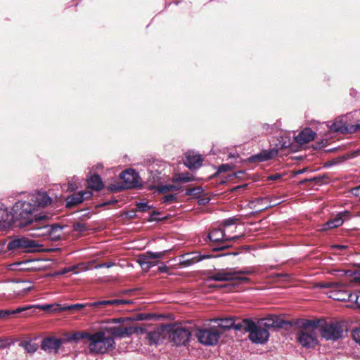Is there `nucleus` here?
<instances>
[{
    "mask_svg": "<svg viewBox=\"0 0 360 360\" xmlns=\"http://www.w3.org/2000/svg\"><path fill=\"white\" fill-rule=\"evenodd\" d=\"M83 202L84 195H82L80 191L69 195V209L71 207L79 205Z\"/></svg>",
    "mask_w": 360,
    "mask_h": 360,
    "instance_id": "29",
    "label": "nucleus"
},
{
    "mask_svg": "<svg viewBox=\"0 0 360 360\" xmlns=\"http://www.w3.org/2000/svg\"><path fill=\"white\" fill-rule=\"evenodd\" d=\"M238 220L237 218H236L235 217H230V218H228V219H224L223 221H222V225L224 226H231V225H233L235 224V223L236 222V221Z\"/></svg>",
    "mask_w": 360,
    "mask_h": 360,
    "instance_id": "47",
    "label": "nucleus"
},
{
    "mask_svg": "<svg viewBox=\"0 0 360 360\" xmlns=\"http://www.w3.org/2000/svg\"><path fill=\"white\" fill-rule=\"evenodd\" d=\"M143 333H146V340L148 342V344L149 345H158L161 344L165 337L162 335V331L161 330H154L151 331L146 332L145 330V332Z\"/></svg>",
    "mask_w": 360,
    "mask_h": 360,
    "instance_id": "21",
    "label": "nucleus"
},
{
    "mask_svg": "<svg viewBox=\"0 0 360 360\" xmlns=\"http://www.w3.org/2000/svg\"><path fill=\"white\" fill-rule=\"evenodd\" d=\"M222 332L215 327L198 330L195 335L200 343L206 346H212L218 343Z\"/></svg>",
    "mask_w": 360,
    "mask_h": 360,
    "instance_id": "8",
    "label": "nucleus"
},
{
    "mask_svg": "<svg viewBox=\"0 0 360 360\" xmlns=\"http://www.w3.org/2000/svg\"><path fill=\"white\" fill-rule=\"evenodd\" d=\"M321 321L319 319H297L292 320H285L283 328L289 330L292 326L306 330L307 328L318 329Z\"/></svg>",
    "mask_w": 360,
    "mask_h": 360,
    "instance_id": "14",
    "label": "nucleus"
},
{
    "mask_svg": "<svg viewBox=\"0 0 360 360\" xmlns=\"http://www.w3.org/2000/svg\"><path fill=\"white\" fill-rule=\"evenodd\" d=\"M52 198L46 191H36L27 196L26 200H18L12 208L11 219L18 222L20 228L28 227L27 231L33 237H45L51 240L60 238L63 226L58 224L49 225L45 214L37 215L38 208L50 205Z\"/></svg>",
    "mask_w": 360,
    "mask_h": 360,
    "instance_id": "1",
    "label": "nucleus"
},
{
    "mask_svg": "<svg viewBox=\"0 0 360 360\" xmlns=\"http://www.w3.org/2000/svg\"><path fill=\"white\" fill-rule=\"evenodd\" d=\"M168 270L169 268L165 263H162L158 267V271L160 273H167Z\"/></svg>",
    "mask_w": 360,
    "mask_h": 360,
    "instance_id": "60",
    "label": "nucleus"
},
{
    "mask_svg": "<svg viewBox=\"0 0 360 360\" xmlns=\"http://www.w3.org/2000/svg\"><path fill=\"white\" fill-rule=\"evenodd\" d=\"M117 202H118V200L116 199L110 200L105 201V202L101 203L98 205V207H104V206H107V205H115Z\"/></svg>",
    "mask_w": 360,
    "mask_h": 360,
    "instance_id": "58",
    "label": "nucleus"
},
{
    "mask_svg": "<svg viewBox=\"0 0 360 360\" xmlns=\"http://www.w3.org/2000/svg\"><path fill=\"white\" fill-rule=\"evenodd\" d=\"M203 188L201 186H195L186 190L185 194L186 195L193 196L195 198H200V195L203 192Z\"/></svg>",
    "mask_w": 360,
    "mask_h": 360,
    "instance_id": "32",
    "label": "nucleus"
},
{
    "mask_svg": "<svg viewBox=\"0 0 360 360\" xmlns=\"http://www.w3.org/2000/svg\"><path fill=\"white\" fill-rule=\"evenodd\" d=\"M238 255V252H229V253H226V254L215 255V257H219L226 256V255H233V256H236V255Z\"/></svg>",
    "mask_w": 360,
    "mask_h": 360,
    "instance_id": "62",
    "label": "nucleus"
},
{
    "mask_svg": "<svg viewBox=\"0 0 360 360\" xmlns=\"http://www.w3.org/2000/svg\"><path fill=\"white\" fill-rule=\"evenodd\" d=\"M315 135L316 132H314L311 128L307 127L295 137V140L299 144H304L312 141Z\"/></svg>",
    "mask_w": 360,
    "mask_h": 360,
    "instance_id": "22",
    "label": "nucleus"
},
{
    "mask_svg": "<svg viewBox=\"0 0 360 360\" xmlns=\"http://www.w3.org/2000/svg\"><path fill=\"white\" fill-rule=\"evenodd\" d=\"M108 190L110 192H118L124 189L122 185L110 184L108 187Z\"/></svg>",
    "mask_w": 360,
    "mask_h": 360,
    "instance_id": "49",
    "label": "nucleus"
},
{
    "mask_svg": "<svg viewBox=\"0 0 360 360\" xmlns=\"http://www.w3.org/2000/svg\"><path fill=\"white\" fill-rule=\"evenodd\" d=\"M219 323H218L219 328L223 330V332L232 329L233 326L234 319L233 318H226L219 319Z\"/></svg>",
    "mask_w": 360,
    "mask_h": 360,
    "instance_id": "30",
    "label": "nucleus"
},
{
    "mask_svg": "<svg viewBox=\"0 0 360 360\" xmlns=\"http://www.w3.org/2000/svg\"><path fill=\"white\" fill-rule=\"evenodd\" d=\"M233 168L232 165L230 164H221L219 166L217 172L214 174V176H216L217 174L226 172L228 171L231 170Z\"/></svg>",
    "mask_w": 360,
    "mask_h": 360,
    "instance_id": "44",
    "label": "nucleus"
},
{
    "mask_svg": "<svg viewBox=\"0 0 360 360\" xmlns=\"http://www.w3.org/2000/svg\"><path fill=\"white\" fill-rule=\"evenodd\" d=\"M191 336V331L186 327L173 326L169 330V340L176 346L186 345L190 341Z\"/></svg>",
    "mask_w": 360,
    "mask_h": 360,
    "instance_id": "11",
    "label": "nucleus"
},
{
    "mask_svg": "<svg viewBox=\"0 0 360 360\" xmlns=\"http://www.w3.org/2000/svg\"><path fill=\"white\" fill-rule=\"evenodd\" d=\"M120 178L122 180L121 184L124 189L142 188V185L139 181V175L133 169H127L120 174Z\"/></svg>",
    "mask_w": 360,
    "mask_h": 360,
    "instance_id": "13",
    "label": "nucleus"
},
{
    "mask_svg": "<svg viewBox=\"0 0 360 360\" xmlns=\"http://www.w3.org/2000/svg\"><path fill=\"white\" fill-rule=\"evenodd\" d=\"M328 180H329L328 175L325 174L316 176L311 179H306L304 181H302V182L310 181L315 182L316 184L322 185V184H326L328 181Z\"/></svg>",
    "mask_w": 360,
    "mask_h": 360,
    "instance_id": "31",
    "label": "nucleus"
},
{
    "mask_svg": "<svg viewBox=\"0 0 360 360\" xmlns=\"http://www.w3.org/2000/svg\"><path fill=\"white\" fill-rule=\"evenodd\" d=\"M255 270L253 267H244L240 270H235V276H240V275H251L255 274Z\"/></svg>",
    "mask_w": 360,
    "mask_h": 360,
    "instance_id": "36",
    "label": "nucleus"
},
{
    "mask_svg": "<svg viewBox=\"0 0 360 360\" xmlns=\"http://www.w3.org/2000/svg\"><path fill=\"white\" fill-rule=\"evenodd\" d=\"M34 305H27L25 307H18L16 309L14 310H10V309H5V310H0V318H6V316L11 315V314H17L20 313H24L22 316H27L30 315L31 314L27 312L32 308H34ZM41 309L45 310V311H61V310H66L68 309V305H64L63 307L60 306V304H44L41 306H37Z\"/></svg>",
    "mask_w": 360,
    "mask_h": 360,
    "instance_id": "6",
    "label": "nucleus"
},
{
    "mask_svg": "<svg viewBox=\"0 0 360 360\" xmlns=\"http://www.w3.org/2000/svg\"><path fill=\"white\" fill-rule=\"evenodd\" d=\"M130 303H131V302L129 300L115 299L94 302L88 304V305L91 307H98L103 309L107 308L109 306H120L121 304H127Z\"/></svg>",
    "mask_w": 360,
    "mask_h": 360,
    "instance_id": "20",
    "label": "nucleus"
},
{
    "mask_svg": "<svg viewBox=\"0 0 360 360\" xmlns=\"http://www.w3.org/2000/svg\"><path fill=\"white\" fill-rule=\"evenodd\" d=\"M82 195H84V200L90 199L93 195V192L91 191H80Z\"/></svg>",
    "mask_w": 360,
    "mask_h": 360,
    "instance_id": "55",
    "label": "nucleus"
},
{
    "mask_svg": "<svg viewBox=\"0 0 360 360\" xmlns=\"http://www.w3.org/2000/svg\"><path fill=\"white\" fill-rule=\"evenodd\" d=\"M173 182L177 183V182H190L192 181L191 178L188 176V174H179L173 178Z\"/></svg>",
    "mask_w": 360,
    "mask_h": 360,
    "instance_id": "37",
    "label": "nucleus"
},
{
    "mask_svg": "<svg viewBox=\"0 0 360 360\" xmlns=\"http://www.w3.org/2000/svg\"><path fill=\"white\" fill-rule=\"evenodd\" d=\"M360 131V123L356 124H349L348 134Z\"/></svg>",
    "mask_w": 360,
    "mask_h": 360,
    "instance_id": "52",
    "label": "nucleus"
},
{
    "mask_svg": "<svg viewBox=\"0 0 360 360\" xmlns=\"http://www.w3.org/2000/svg\"><path fill=\"white\" fill-rule=\"evenodd\" d=\"M141 268L143 271H148L152 267L156 266L158 263V261H151L149 259L147 262H141Z\"/></svg>",
    "mask_w": 360,
    "mask_h": 360,
    "instance_id": "41",
    "label": "nucleus"
},
{
    "mask_svg": "<svg viewBox=\"0 0 360 360\" xmlns=\"http://www.w3.org/2000/svg\"><path fill=\"white\" fill-rule=\"evenodd\" d=\"M153 316L154 315L150 313H136L131 316L110 319V323H131L136 321L150 320Z\"/></svg>",
    "mask_w": 360,
    "mask_h": 360,
    "instance_id": "18",
    "label": "nucleus"
},
{
    "mask_svg": "<svg viewBox=\"0 0 360 360\" xmlns=\"http://www.w3.org/2000/svg\"><path fill=\"white\" fill-rule=\"evenodd\" d=\"M179 189V186L170 184V191H177Z\"/></svg>",
    "mask_w": 360,
    "mask_h": 360,
    "instance_id": "63",
    "label": "nucleus"
},
{
    "mask_svg": "<svg viewBox=\"0 0 360 360\" xmlns=\"http://www.w3.org/2000/svg\"><path fill=\"white\" fill-rule=\"evenodd\" d=\"M339 214V216H340V217L344 220V219H349L350 217H351V213L348 210H345L344 212H340L339 213H338Z\"/></svg>",
    "mask_w": 360,
    "mask_h": 360,
    "instance_id": "54",
    "label": "nucleus"
},
{
    "mask_svg": "<svg viewBox=\"0 0 360 360\" xmlns=\"http://www.w3.org/2000/svg\"><path fill=\"white\" fill-rule=\"evenodd\" d=\"M150 259L149 257H148L147 252L146 253H142L139 255L137 258V262L139 264V265L141 266V262H147Z\"/></svg>",
    "mask_w": 360,
    "mask_h": 360,
    "instance_id": "50",
    "label": "nucleus"
},
{
    "mask_svg": "<svg viewBox=\"0 0 360 360\" xmlns=\"http://www.w3.org/2000/svg\"><path fill=\"white\" fill-rule=\"evenodd\" d=\"M110 324H117L115 326H108L103 327L108 335L115 341V339L129 338L134 334H143L145 332L143 328L134 326L129 322L124 323H110Z\"/></svg>",
    "mask_w": 360,
    "mask_h": 360,
    "instance_id": "3",
    "label": "nucleus"
},
{
    "mask_svg": "<svg viewBox=\"0 0 360 360\" xmlns=\"http://www.w3.org/2000/svg\"><path fill=\"white\" fill-rule=\"evenodd\" d=\"M262 127L264 129L268 131L271 128V126L269 124L265 123V124H263Z\"/></svg>",
    "mask_w": 360,
    "mask_h": 360,
    "instance_id": "64",
    "label": "nucleus"
},
{
    "mask_svg": "<svg viewBox=\"0 0 360 360\" xmlns=\"http://www.w3.org/2000/svg\"><path fill=\"white\" fill-rule=\"evenodd\" d=\"M112 266H114V263H112V262H105V263H102V264H99L96 265V269L110 268Z\"/></svg>",
    "mask_w": 360,
    "mask_h": 360,
    "instance_id": "57",
    "label": "nucleus"
},
{
    "mask_svg": "<svg viewBox=\"0 0 360 360\" xmlns=\"http://www.w3.org/2000/svg\"><path fill=\"white\" fill-rule=\"evenodd\" d=\"M21 345L29 353H34L38 349L37 344L32 342V341H26L22 343Z\"/></svg>",
    "mask_w": 360,
    "mask_h": 360,
    "instance_id": "34",
    "label": "nucleus"
},
{
    "mask_svg": "<svg viewBox=\"0 0 360 360\" xmlns=\"http://www.w3.org/2000/svg\"><path fill=\"white\" fill-rule=\"evenodd\" d=\"M318 329L321 337L326 340L336 341L343 337V328L339 322H325L323 325L319 324Z\"/></svg>",
    "mask_w": 360,
    "mask_h": 360,
    "instance_id": "7",
    "label": "nucleus"
},
{
    "mask_svg": "<svg viewBox=\"0 0 360 360\" xmlns=\"http://www.w3.org/2000/svg\"><path fill=\"white\" fill-rule=\"evenodd\" d=\"M231 285L229 284H224V285H217V284H214V285H210V288H228V287H230Z\"/></svg>",
    "mask_w": 360,
    "mask_h": 360,
    "instance_id": "61",
    "label": "nucleus"
},
{
    "mask_svg": "<svg viewBox=\"0 0 360 360\" xmlns=\"http://www.w3.org/2000/svg\"><path fill=\"white\" fill-rule=\"evenodd\" d=\"M330 297L338 301H352L355 299L357 300L358 296L356 294H352L350 291L343 289H336L331 292Z\"/></svg>",
    "mask_w": 360,
    "mask_h": 360,
    "instance_id": "19",
    "label": "nucleus"
},
{
    "mask_svg": "<svg viewBox=\"0 0 360 360\" xmlns=\"http://www.w3.org/2000/svg\"><path fill=\"white\" fill-rule=\"evenodd\" d=\"M350 192H351V193H352L354 196L359 197V196H360V185H359V186H355V187L352 188L350 190Z\"/></svg>",
    "mask_w": 360,
    "mask_h": 360,
    "instance_id": "56",
    "label": "nucleus"
},
{
    "mask_svg": "<svg viewBox=\"0 0 360 360\" xmlns=\"http://www.w3.org/2000/svg\"><path fill=\"white\" fill-rule=\"evenodd\" d=\"M177 200V195L176 193L167 194L162 198L161 202L165 204H169Z\"/></svg>",
    "mask_w": 360,
    "mask_h": 360,
    "instance_id": "40",
    "label": "nucleus"
},
{
    "mask_svg": "<svg viewBox=\"0 0 360 360\" xmlns=\"http://www.w3.org/2000/svg\"><path fill=\"white\" fill-rule=\"evenodd\" d=\"M85 304H69V312L72 311H80L85 307Z\"/></svg>",
    "mask_w": 360,
    "mask_h": 360,
    "instance_id": "48",
    "label": "nucleus"
},
{
    "mask_svg": "<svg viewBox=\"0 0 360 360\" xmlns=\"http://www.w3.org/2000/svg\"><path fill=\"white\" fill-rule=\"evenodd\" d=\"M165 252H167V250L162 251V252H151V251H148L147 252L148 257H149L150 259H160L163 257Z\"/></svg>",
    "mask_w": 360,
    "mask_h": 360,
    "instance_id": "45",
    "label": "nucleus"
},
{
    "mask_svg": "<svg viewBox=\"0 0 360 360\" xmlns=\"http://www.w3.org/2000/svg\"><path fill=\"white\" fill-rule=\"evenodd\" d=\"M291 141L288 136H281L277 139V143H275L276 149L282 150L289 148L291 146Z\"/></svg>",
    "mask_w": 360,
    "mask_h": 360,
    "instance_id": "28",
    "label": "nucleus"
},
{
    "mask_svg": "<svg viewBox=\"0 0 360 360\" xmlns=\"http://www.w3.org/2000/svg\"><path fill=\"white\" fill-rule=\"evenodd\" d=\"M63 342L61 338L46 337L41 341V348L48 353H57Z\"/></svg>",
    "mask_w": 360,
    "mask_h": 360,
    "instance_id": "16",
    "label": "nucleus"
},
{
    "mask_svg": "<svg viewBox=\"0 0 360 360\" xmlns=\"http://www.w3.org/2000/svg\"><path fill=\"white\" fill-rule=\"evenodd\" d=\"M181 259L179 261V266L181 267H188L196 262L197 261V255L195 252L187 253L181 256Z\"/></svg>",
    "mask_w": 360,
    "mask_h": 360,
    "instance_id": "25",
    "label": "nucleus"
},
{
    "mask_svg": "<svg viewBox=\"0 0 360 360\" xmlns=\"http://www.w3.org/2000/svg\"><path fill=\"white\" fill-rule=\"evenodd\" d=\"M160 214V212L158 211H153L150 214V217L148 218V221H161V219L156 218V216L159 215Z\"/></svg>",
    "mask_w": 360,
    "mask_h": 360,
    "instance_id": "53",
    "label": "nucleus"
},
{
    "mask_svg": "<svg viewBox=\"0 0 360 360\" xmlns=\"http://www.w3.org/2000/svg\"><path fill=\"white\" fill-rule=\"evenodd\" d=\"M195 255H197V261L199 262L200 261H202L205 259H210L212 257H216L215 256H213L212 255L210 254H204L201 255L199 252H195Z\"/></svg>",
    "mask_w": 360,
    "mask_h": 360,
    "instance_id": "51",
    "label": "nucleus"
},
{
    "mask_svg": "<svg viewBox=\"0 0 360 360\" xmlns=\"http://www.w3.org/2000/svg\"><path fill=\"white\" fill-rule=\"evenodd\" d=\"M240 238V236L226 237L224 231L221 229H214L210 232L205 240L207 242L208 240L212 242V243L210 245L211 249L214 252H217L229 248L231 245L227 243L236 241Z\"/></svg>",
    "mask_w": 360,
    "mask_h": 360,
    "instance_id": "4",
    "label": "nucleus"
},
{
    "mask_svg": "<svg viewBox=\"0 0 360 360\" xmlns=\"http://www.w3.org/2000/svg\"><path fill=\"white\" fill-rule=\"evenodd\" d=\"M91 334L84 332H79L75 333L72 335H69V342L74 341V342H78L79 340H83V339H87L89 340V335Z\"/></svg>",
    "mask_w": 360,
    "mask_h": 360,
    "instance_id": "33",
    "label": "nucleus"
},
{
    "mask_svg": "<svg viewBox=\"0 0 360 360\" xmlns=\"http://www.w3.org/2000/svg\"><path fill=\"white\" fill-rule=\"evenodd\" d=\"M252 321L251 319H243L240 322L236 323L235 321H233V326L232 327V329H234L236 331L242 330H243L245 333H246V321Z\"/></svg>",
    "mask_w": 360,
    "mask_h": 360,
    "instance_id": "35",
    "label": "nucleus"
},
{
    "mask_svg": "<svg viewBox=\"0 0 360 360\" xmlns=\"http://www.w3.org/2000/svg\"><path fill=\"white\" fill-rule=\"evenodd\" d=\"M41 245L35 240L25 237L14 239L8 244L10 250H19L23 252L40 251Z\"/></svg>",
    "mask_w": 360,
    "mask_h": 360,
    "instance_id": "9",
    "label": "nucleus"
},
{
    "mask_svg": "<svg viewBox=\"0 0 360 360\" xmlns=\"http://www.w3.org/2000/svg\"><path fill=\"white\" fill-rule=\"evenodd\" d=\"M246 333H248L249 340L255 344L264 345L270 337V333L267 328H263L257 321H247Z\"/></svg>",
    "mask_w": 360,
    "mask_h": 360,
    "instance_id": "5",
    "label": "nucleus"
},
{
    "mask_svg": "<svg viewBox=\"0 0 360 360\" xmlns=\"http://www.w3.org/2000/svg\"><path fill=\"white\" fill-rule=\"evenodd\" d=\"M89 348L91 352L105 354L115 349V341L108 335L103 327L89 335Z\"/></svg>",
    "mask_w": 360,
    "mask_h": 360,
    "instance_id": "2",
    "label": "nucleus"
},
{
    "mask_svg": "<svg viewBox=\"0 0 360 360\" xmlns=\"http://www.w3.org/2000/svg\"><path fill=\"white\" fill-rule=\"evenodd\" d=\"M278 154V150L271 148L269 150H262L259 153L251 155L248 158L249 162H262L271 160Z\"/></svg>",
    "mask_w": 360,
    "mask_h": 360,
    "instance_id": "17",
    "label": "nucleus"
},
{
    "mask_svg": "<svg viewBox=\"0 0 360 360\" xmlns=\"http://www.w3.org/2000/svg\"><path fill=\"white\" fill-rule=\"evenodd\" d=\"M348 158H349L348 156H341V157L330 160L325 163L324 167H330L333 165H336L345 161V160H347Z\"/></svg>",
    "mask_w": 360,
    "mask_h": 360,
    "instance_id": "38",
    "label": "nucleus"
},
{
    "mask_svg": "<svg viewBox=\"0 0 360 360\" xmlns=\"http://www.w3.org/2000/svg\"><path fill=\"white\" fill-rule=\"evenodd\" d=\"M202 163L201 155H187L184 160V164L190 169H197L200 168Z\"/></svg>",
    "mask_w": 360,
    "mask_h": 360,
    "instance_id": "24",
    "label": "nucleus"
},
{
    "mask_svg": "<svg viewBox=\"0 0 360 360\" xmlns=\"http://www.w3.org/2000/svg\"><path fill=\"white\" fill-rule=\"evenodd\" d=\"M257 322L263 328H267V330H269L270 328H283V323H285V319H283L281 316L271 314L265 318L259 319Z\"/></svg>",
    "mask_w": 360,
    "mask_h": 360,
    "instance_id": "15",
    "label": "nucleus"
},
{
    "mask_svg": "<svg viewBox=\"0 0 360 360\" xmlns=\"http://www.w3.org/2000/svg\"><path fill=\"white\" fill-rule=\"evenodd\" d=\"M86 182L88 188H90L96 191H101L105 186L101 177L98 174L88 175L86 178Z\"/></svg>",
    "mask_w": 360,
    "mask_h": 360,
    "instance_id": "23",
    "label": "nucleus"
},
{
    "mask_svg": "<svg viewBox=\"0 0 360 360\" xmlns=\"http://www.w3.org/2000/svg\"><path fill=\"white\" fill-rule=\"evenodd\" d=\"M349 125H347L342 120H336L330 126V130L340 134H348Z\"/></svg>",
    "mask_w": 360,
    "mask_h": 360,
    "instance_id": "26",
    "label": "nucleus"
},
{
    "mask_svg": "<svg viewBox=\"0 0 360 360\" xmlns=\"http://www.w3.org/2000/svg\"><path fill=\"white\" fill-rule=\"evenodd\" d=\"M153 208V205H150L147 202H137L136 205V211L141 212H146Z\"/></svg>",
    "mask_w": 360,
    "mask_h": 360,
    "instance_id": "39",
    "label": "nucleus"
},
{
    "mask_svg": "<svg viewBox=\"0 0 360 360\" xmlns=\"http://www.w3.org/2000/svg\"><path fill=\"white\" fill-rule=\"evenodd\" d=\"M282 177V175L279 173H276L274 174L269 175L268 176V180L269 181H276L280 179Z\"/></svg>",
    "mask_w": 360,
    "mask_h": 360,
    "instance_id": "59",
    "label": "nucleus"
},
{
    "mask_svg": "<svg viewBox=\"0 0 360 360\" xmlns=\"http://www.w3.org/2000/svg\"><path fill=\"white\" fill-rule=\"evenodd\" d=\"M352 333L354 340L360 345V326L354 328Z\"/></svg>",
    "mask_w": 360,
    "mask_h": 360,
    "instance_id": "46",
    "label": "nucleus"
},
{
    "mask_svg": "<svg viewBox=\"0 0 360 360\" xmlns=\"http://www.w3.org/2000/svg\"><path fill=\"white\" fill-rule=\"evenodd\" d=\"M150 188H155L156 192L159 193H166L170 191V184L150 186Z\"/></svg>",
    "mask_w": 360,
    "mask_h": 360,
    "instance_id": "42",
    "label": "nucleus"
},
{
    "mask_svg": "<svg viewBox=\"0 0 360 360\" xmlns=\"http://www.w3.org/2000/svg\"><path fill=\"white\" fill-rule=\"evenodd\" d=\"M208 281H238L240 283H246L250 278L245 276H235L234 269H219L215 273L208 276Z\"/></svg>",
    "mask_w": 360,
    "mask_h": 360,
    "instance_id": "10",
    "label": "nucleus"
},
{
    "mask_svg": "<svg viewBox=\"0 0 360 360\" xmlns=\"http://www.w3.org/2000/svg\"><path fill=\"white\" fill-rule=\"evenodd\" d=\"M73 230L79 233H82L87 230V226L84 223L76 222L73 224Z\"/></svg>",
    "mask_w": 360,
    "mask_h": 360,
    "instance_id": "43",
    "label": "nucleus"
},
{
    "mask_svg": "<svg viewBox=\"0 0 360 360\" xmlns=\"http://www.w3.org/2000/svg\"><path fill=\"white\" fill-rule=\"evenodd\" d=\"M301 330L296 335L297 341L304 348L309 349L319 344L317 329Z\"/></svg>",
    "mask_w": 360,
    "mask_h": 360,
    "instance_id": "12",
    "label": "nucleus"
},
{
    "mask_svg": "<svg viewBox=\"0 0 360 360\" xmlns=\"http://www.w3.org/2000/svg\"><path fill=\"white\" fill-rule=\"evenodd\" d=\"M343 224V219L338 214L333 219H329L323 224L324 229H332L340 226Z\"/></svg>",
    "mask_w": 360,
    "mask_h": 360,
    "instance_id": "27",
    "label": "nucleus"
}]
</instances>
